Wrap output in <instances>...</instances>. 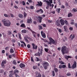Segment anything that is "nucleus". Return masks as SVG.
<instances>
[{
  "mask_svg": "<svg viewBox=\"0 0 77 77\" xmlns=\"http://www.w3.org/2000/svg\"><path fill=\"white\" fill-rule=\"evenodd\" d=\"M2 22L3 23L4 26L7 27H10L11 25V23L8 20L3 19L2 20Z\"/></svg>",
  "mask_w": 77,
  "mask_h": 77,
  "instance_id": "1",
  "label": "nucleus"
},
{
  "mask_svg": "<svg viewBox=\"0 0 77 77\" xmlns=\"http://www.w3.org/2000/svg\"><path fill=\"white\" fill-rule=\"evenodd\" d=\"M49 40L50 42L49 41L48 42V44H50L51 45V44H54V45L56 44V42H55L54 39L51 37H49Z\"/></svg>",
  "mask_w": 77,
  "mask_h": 77,
  "instance_id": "2",
  "label": "nucleus"
},
{
  "mask_svg": "<svg viewBox=\"0 0 77 77\" xmlns=\"http://www.w3.org/2000/svg\"><path fill=\"white\" fill-rule=\"evenodd\" d=\"M66 46H64L63 47H62L61 51L63 55L65 54H67V53H68V52L66 51Z\"/></svg>",
  "mask_w": 77,
  "mask_h": 77,
  "instance_id": "3",
  "label": "nucleus"
},
{
  "mask_svg": "<svg viewBox=\"0 0 77 77\" xmlns=\"http://www.w3.org/2000/svg\"><path fill=\"white\" fill-rule=\"evenodd\" d=\"M42 49L43 48H42V46H41V47L38 48V56H41V55H42Z\"/></svg>",
  "mask_w": 77,
  "mask_h": 77,
  "instance_id": "4",
  "label": "nucleus"
},
{
  "mask_svg": "<svg viewBox=\"0 0 77 77\" xmlns=\"http://www.w3.org/2000/svg\"><path fill=\"white\" fill-rule=\"evenodd\" d=\"M43 66L44 68H45V69H47V68H48L47 66H48V63L47 62H45L43 64Z\"/></svg>",
  "mask_w": 77,
  "mask_h": 77,
  "instance_id": "5",
  "label": "nucleus"
},
{
  "mask_svg": "<svg viewBox=\"0 0 77 77\" xmlns=\"http://www.w3.org/2000/svg\"><path fill=\"white\" fill-rule=\"evenodd\" d=\"M77 67V63H76V61H75L74 62V63L72 66L71 68L72 69H74L75 68Z\"/></svg>",
  "mask_w": 77,
  "mask_h": 77,
  "instance_id": "6",
  "label": "nucleus"
},
{
  "mask_svg": "<svg viewBox=\"0 0 77 77\" xmlns=\"http://www.w3.org/2000/svg\"><path fill=\"white\" fill-rule=\"evenodd\" d=\"M41 35L42 37H43V38H46V36L45 35V33H44V32L42 31H41Z\"/></svg>",
  "mask_w": 77,
  "mask_h": 77,
  "instance_id": "7",
  "label": "nucleus"
},
{
  "mask_svg": "<svg viewBox=\"0 0 77 77\" xmlns=\"http://www.w3.org/2000/svg\"><path fill=\"white\" fill-rule=\"evenodd\" d=\"M37 18L38 19L39 22L40 23H41L42 22V17L41 16H38Z\"/></svg>",
  "mask_w": 77,
  "mask_h": 77,
  "instance_id": "8",
  "label": "nucleus"
},
{
  "mask_svg": "<svg viewBox=\"0 0 77 77\" xmlns=\"http://www.w3.org/2000/svg\"><path fill=\"white\" fill-rule=\"evenodd\" d=\"M60 22L62 26H63L65 24V21H64L63 20L60 19Z\"/></svg>",
  "mask_w": 77,
  "mask_h": 77,
  "instance_id": "9",
  "label": "nucleus"
},
{
  "mask_svg": "<svg viewBox=\"0 0 77 77\" xmlns=\"http://www.w3.org/2000/svg\"><path fill=\"white\" fill-rule=\"evenodd\" d=\"M32 45L33 47L32 48L35 49V50H36V49H37V48H38L37 45H36L35 46V45L34 43H32Z\"/></svg>",
  "mask_w": 77,
  "mask_h": 77,
  "instance_id": "10",
  "label": "nucleus"
},
{
  "mask_svg": "<svg viewBox=\"0 0 77 77\" xmlns=\"http://www.w3.org/2000/svg\"><path fill=\"white\" fill-rule=\"evenodd\" d=\"M31 31L32 33L33 36L34 37V38H36V35L37 33H36V32H35V31H32V30H31Z\"/></svg>",
  "mask_w": 77,
  "mask_h": 77,
  "instance_id": "11",
  "label": "nucleus"
},
{
  "mask_svg": "<svg viewBox=\"0 0 77 77\" xmlns=\"http://www.w3.org/2000/svg\"><path fill=\"white\" fill-rule=\"evenodd\" d=\"M27 23H32V18L31 17L29 18L27 20Z\"/></svg>",
  "mask_w": 77,
  "mask_h": 77,
  "instance_id": "12",
  "label": "nucleus"
},
{
  "mask_svg": "<svg viewBox=\"0 0 77 77\" xmlns=\"http://www.w3.org/2000/svg\"><path fill=\"white\" fill-rule=\"evenodd\" d=\"M56 24L58 27H61V25H60V24L59 20H57L56 21Z\"/></svg>",
  "mask_w": 77,
  "mask_h": 77,
  "instance_id": "13",
  "label": "nucleus"
},
{
  "mask_svg": "<svg viewBox=\"0 0 77 77\" xmlns=\"http://www.w3.org/2000/svg\"><path fill=\"white\" fill-rule=\"evenodd\" d=\"M38 3V4H37V5H38V6H42V2H37Z\"/></svg>",
  "mask_w": 77,
  "mask_h": 77,
  "instance_id": "14",
  "label": "nucleus"
},
{
  "mask_svg": "<svg viewBox=\"0 0 77 77\" xmlns=\"http://www.w3.org/2000/svg\"><path fill=\"white\" fill-rule=\"evenodd\" d=\"M36 77H42V75H41V74H40V73H37V74H36Z\"/></svg>",
  "mask_w": 77,
  "mask_h": 77,
  "instance_id": "15",
  "label": "nucleus"
},
{
  "mask_svg": "<svg viewBox=\"0 0 77 77\" xmlns=\"http://www.w3.org/2000/svg\"><path fill=\"white\" fill-rule=\"evenodd\" d=\"M49 5H49V6H50V7H51V3H53V0H49Z\"/></svg>",
  "mask_w": 77,
  "mask_h": 77,
  "instance_id": "16",
  "label": "nucleus"
},
{
  "mask_svg": "<svg viewBox=\"0 0 77 77\" xmlns=\"http://www.w3.org/2000/svg\"><path fill=\"white\" fill-rule=\"evenodd\" d=\"M20 67L22 68H24L25 67V65L23 63L21 64L20 65Z\"/></svg>",
  "mask_w": 77,
  "mask_h": 77,
  "instance_id": "17",
  "label": "nucleus"
},
{
  "mask_svg": "<svg viewBox=\"0 0 77 77\" xmlns=\"http://www.w3.org/2000/svg\"><path fill=\"white\" fill-rule=\"evenodd\" d=\"M19 73V71L17 69H15L14 71V74H18Z\"/></svg>",
  "mask_w": 77,
  "mask_h": 77,
  "instance_id": "18",
  "label": "nucleus"
},
{
  "mask_svg": "<svg viewBox=\"0 0 77 77\" xmlns=\"http://www.w3.org/2000/svg\"><path fill=\"white\" fill-rule=\"evenodd\" d=\"M43 1L44 2H46V3L47 5H50V2H49V1H48V0H44Z\"/></svg>",
  "mask_w": 77,
  "mask_h": 77,
  "instance_id": "19",
  "label": "nucleus"
},
{
  "mask_svg": "<svg viewBox=\"0 0 77 77\" xmlns=\"http://www.w3.org/2000/svg\"><path fill=\"white\" fill-rule=\"evenodd\" d=\"M1 63L4 64H6V60H3Z\"/></svg>",
  "mask_w": 77,
  "mask_h": 77,
  "instance_id": "20",
  "label": "nucleus"
},
{
  "mask_svg": "<svg viewBox=\"0 0 77 77\" xmlns=\"http://www.w3.org/2000/svg\"><path fill=\"white\" fill-rule=\"evenodd\" d=\"M10 53H14V51L12 48H11L10 50Z\"/></svg>",
  "mask_w": 77,
  "mask_h": 77,
  "instance_id": "21",
  "label": "nucleus"
},
{
  "mask_svg": "<svg viewBox=\"0 0 77 77\" xmlns=\"http://www.w3.org/2000/svg\"><path fill=\"white\" fill-rule=\"evenodd\" d=\"M65 58H66V59H67V60H68V58H71V57L69 56H66L65 57Z\"/></svg>",
  "mask_w": 77,
  "mask_h": 77,
  "instance_id": "22",
  "label": "nucleus"
},
{
  "mask_svg": "<svg viewBox=\"0 0 77 77\" xmlns=\"http://www.w3.org/2000/svg\"><path fill=\"white\" fill-rule=\"evenodd\" d=\"M22 33H25L27 32V30L26 29H23L21 31Z\"/></svg>",
  "mask_w": 77,
  "mask_h": 77,
  "instance_id": "23",
  "label": "nucleus"
},
{
  "mask_svg": "<svg viewBox=\"0 0 77 77\" xmlns=\"http://www.w3.org/2000/svg\"><path fill=\"white\" fill-rule=\"evenodd\" d=\"M19 17H20V18H23V16L22 14H19Z\"/></svg>",
  "mask_w": 77,
  "mask_h": 77,
  "instance_id": "24",
  "label": "nucleus"
},
{
  "mask_svg": "<svg viewBox=\"0 0 77 77\" xmlns=\"http://www.w3.org/2000/svg\"><path fill=\"white\" fill-rule=\"evenodd\" d=\"M63 28L65 29L64 31L65 32H66L67 30H66V29H67V27L66 26H65L63 27Z\"/></svg>",
  "mask_w": 77,
  "mask_h": 77,
  "instance_id": "25",
  "label": "nucleus"
},
{
  "mask_svg": "<svg viewBox=\"0 0 77 77\" xmlns=\"http://www.w3.org/2000/svg\"><path fill=\"white\" fill-rule=\"evenodd\" d=\"M20 27H26V26H25L24 23H22L20 25Z\"/></svg>",
  "mask_w": 77,
  "mask_h": 77,
  "instance_id": "26",
  "label": "nucleus"
},
{
  "mask_svg": "<svg viewBox=\"0 0 77 77\" xmlns=\"http://www.w3.org/2000/svg\"><path fill=\"white\" fill-rule=\"evenodd\" d=\"M72 14H71V13H70L68 14V17H72Z\"/></svg>",
  "mask_w": 77,
  "mask_h": 77,
  "instance_id": "27",
  "label": "nucleus"
},
{
  "mask_svg": "<svg viewBox=\"0 0 77 77\" xmlns=\"http://www.w3.org/2000/svg\"><path fill=\"white\" fill-rule=\"evenodd\" d=\"M64 23L66 25H67V26L68 25V21H67V20H65L64 21Z\"/></svg>",
  "mask_w": 77,
  "mask_h": 77,
  "instance_id": "28",
  "label": "nucleus"
},
{
  "mask_svg": "<svg viewBox=\"0 0 77 77\" xmlns=\"http://www.w3.org/2000/svg\"><path fill=\"white\" fill-rule=\"evenodd\" d=\"M54 70L55 72H58V69H57V68H55L54 69Z\"/></svg>",
  "mask_w": 77,
  "mask_h": 77,
  "instance_id": "29",
  "label": "nucleus"
},
{
  "mask_svg": "<svg viewBox=\"0 0 77 77\" xmlns=\"http://www.w3.org/2000/svg\"><path fill=\"white\" fill-rule=\"evenodd\" d=\"M45 50L46 52L47 53L48 51V50H49V49L47 48H45Z\"/></svg>",
  "mask_w": 77,
  "mask_h": 77,
  "instance_id": "30",
  "label": "nucleus"
},
{
  "mask_svg": "<svg viewBox=\"0 0 77 77\" xmlns=\"http://www.w3.org/2000/svg\"><path fill=\"white\" fill-rule=\"evenodd\" d=\"M13 63L14 64V65H16L17 63L16 62V61H15V60H13Z\"/></svg>",
  "mask_w": 77,
  "mask_h": 77,
  "instance_id": "31",
  "label": "nucleus"
},
{
  "mask_svg": "<svg viewBox=\"0 0 77 77\" xmlns=\"http://www.w3.org/2000/svg\"><path fill=\"white\" fill-rule=\"evenodd\" d=\"M59 63H60L61 64H62V65H63V64H64L65 63L62 61H59Z\"/></svg>",
  "mask_w": 77,
  "mask_h": 77,
  "instance_id": "32",
  "label": "nucleus"
},
{
  "mask_svg": "<svg viewBox=\"0 0 77 77\" xmlns=\"http://www.w3.org/2000/svg\"><path fill=\"white\" fill-rule=\"evenodd\" d=\"M24 39H25V40L27 42H29V40H27V38H26V37H24Z\"/></svg>",
  "mask_w": 77,
  "mask_h": 77,
  "instance_id": "33",
  "label": "nucleus"
},
{
  "mask_svg": "<svg viewBox=\"0 0 77 77\" xmlns=\"http://www.w3.org/2000/svg\"><path fill=\"white\" fill-rule=\"evenodd\" d=\"M42 40H43V41H44V42H48H48L47 41V40H45V39H42Z\"/></svg>",
  "mask_w": 77,
  "mask_h": 77,
  "instance_id": "34",
  "label": "nucleus"
},
{
  "mask_svg": "<svg viewBox=\"0 0 77 77\" xmlns=\"http://www.w3.org/2000/svg\"><path fill=\"white\" fill-rule=\"evenodd\" d=\"M1 66L3 68H4L5 67V64H2V63H1Z\"/></svg>",
  "mask_w": 77,
  "mask_h": 77,
  "instance_id": "35",
  "label": "nucleus"
},
{
  "mask_svg": "<svg viewBox=\"0 0 77 77\" xmlns=\"http://www.w3.org/2000/svg\"><path fill=\"white\" fill-rule=\"evenodd\" d=\"M33 68L34 69H36L37 68V66H33Z\"/></svg>",
  "mask_w": 77,
  "mask_h": 77,
  "instance_id": "36",
  "label": "nucleus"
},
{
  "mask_svg": "<svg viewBox=\"0 0 77 77\" xmlns=\"http://www.w3.org/2000/svg\"><path fill=\"white\" fill-rule=\"evenodd\" d=\"M19 35V38L21 40V35L20 34H18Z\"/></svg>",
  "mask_w": 77,
  "mask_h": 77,
  "instance_id": "37",
  "label": "nucleus"
},
{
  "mask_svg": "<svg viewBox=\"0 0 77 77\" xmlns=\"http://www.w3.org/2000/svg\"><path fill=\"white\" fill-rule=\"evenodd\" d=\"M23 14H24V17L25 18L27 16V14L26 13V12H24L23 13Z\"/></svg>",
  "mask_w": 77,
  "mask_h": 77,
  "instance_id": "38",
  "label": "nucleus"
},
{
  "mask_svg": "<svg viewBox=\"0 0 77 77\" xmlns=\"http://www.w3.org/2000/svg\"><path fill=\"white\" fill-rule=\"evenodd\" d=\"M67 76H70L71 75V74H70V73H67L66 74Z\"/></svg>",
  "mask_w": 77,
  "mask_h": 77,
  "instance_id": "39",
  "label": "nucleus"
},
{
  "mask_svg": "<svg viewBox=\"0 0 77 77\" xmlns=\"http://www.w3.org/2000/svg\"><path fill=\"white\" fill-rule=\"evenodd\" d=\"M75 35H72V38H71V40H72V39H73V38H75Z\"/></svg>",
  "mask_w": 77,
  "mask_h": 77,
  "instance_id": "40",
  "label": "nucleus"
},
{
  "mask_svg": "<svg viewBox=\"0 0 77 77\" xmlns=\"http://www.w3.org/2000/svg\"><path fill=\"white\" fill-rule=\"evenodd\" d=\"M52 75L53 76H55V73L54 72V71H53L52 72Z\"/></svg>",
  "mask_w": 77,
  "mask_h": 77,
  "instance_id": "41",
  "label": "nucleus"
},
{
  "mask_svg": "<svg viewBox=\"0 0 77 77\" xmlns=\"http://www.w3.org/2000/svg\"><path fill=\"white\" fill-rule=\"evenodd\" d=\"M22 4H23V5L24 6H25V5H26V2H24V1H22Z\"/></svg>",
  "mask_w": 77,
  "mask_h": 77,
  "instance_id": "42",
  "label": "nucleus"
},
{
  "mask_svg": "<svg viewBox=\"0 0 77 77\" xmlns=\"http://www.w3.org/2000/svg\"><path fill=\"white\" fill-rule=\"evenodd\" d=\"M4 72V70L3 69H0V73H3Z\"/></svg>",
  "mask_w": 77,
  "mask_h": 77,
  "instance_id": "43",
  "label": "nucleus"
},
{
  "mask_svg": "<svg viewBox=\"0 0 77 77\" xmlns=\"http://www.w3.org/2000/svg\"><path fill=\"white\" fill-rule=\"evenodd\" d=\"M72 11L73 12H77V10L75 9V8H73L72 10Z\"/></svg>",
  "mask_w": 77,
  "mask_h": 77,
  "instance_id": "44",
  "label": "nucleus"
},
{
  "mask_svg": "<svg viewBox=\"0 0 77 77\" xmlns=\"http://www.w3.org/2000/svg\"><path fill=\"white\" fill-rule=\"evenodd\" d=\"M60 9L58 8L57 10V11L58 12V13H59V12H60Z\"/></svg>",
  "mask_w": 77,
  "mask_h": 77,
  "instance_id": "45",
  "label": "nucleus"
},
{
  "mask_svg": "<svg viewBox=\"0 0 77 77\" xmlns=\"http://www.w3.org/2000/svg\"><path fill=\"white\" fill-rule=\"evenodd\" d=\"M66 68V65H62V68Z\"/></svg>",
  "mask_w": 77,
  "mask_h": 77,
  "instance_id": "46",
  "label": "nucleus"
},
{
  "mask_svg": "<svg viewBox=\"0 0 77 77\" xmlns=\"http://www.w3.org/2000/svg\"><path fill=\"white\" fill-rule=\"evenodd\" d=\"M59 68H60V69H61V68H62V65H60L59 66Z\"/></svg>",
  "mask_w": 77,
  "mask_h": 77,
  "instance_id": "47",
  "label": "nucleus"
},
{
  "mask_svg": "<svg viewBox=\"0 0 77 77\" xmlns=\"http://www.w3.org/2000/svg\"><path fill=\"white\" fill-rule=\"evenodd\" d=\"M58 31L60 33H62V29H59Z\"/></svg>",
  "mask_w": 77,
  "mask_h": 77,
  "instance_id": "48",
  "label": "nucleus"
},
{
  "mask_svg": "<svg viewBox=\"0 0 77 77\" xmlns=\"http://www.w3.org/2000/svg\"><path fill=\"white\" fill-rule=\"evenodd\" d=\"M4 15L5 16V17H8V15L6 14H4Z\"/></svg>",
  "mask_w": 77,
  "mask_h": 77,
  "instance_id": "49",
  "label": "nucleus"
},
{
  "mask_svg": "<svg viewBox=\"0 0 77 77\" xmlns=\"http://www.w3.org/2000/svg\"><path fill=\"white\" fill-rule=\"evenodd\" d=\"M8 34L9 35H12V32L10 31L8 32Z\"/></svg>",
  "mask_w": 77,
  "mask_h": 77,
  "instance_id": "50",
  "label": "nucleus"
},
{
  "mask_svg": "<svg viewBox=\"0 0 77 77\" xmlns=\"http://www.w3.org/2000/svg\"><path fill=\"white\" fill-rule=\"evenodd\" d=\"M27 47L28 48H30V45L29 44H28L27 45Z\"/></svg>",
  "mask_w": 77,
  "mask_h": 77,
  "instance_id": "51",
  "label": "nucleus"
},
{
  "mask_svg": "<svg viewBox=\"0 0 77 77\" xmlns=\"http://www.w3.org/2000/svg\"><path fill=\"white\" fill-rule=\"evenodd\" d=\"M15 74V77H20V76H19V75H18V74H17V73Z\"/></svg>",
  "mask_w": 77,
  "mask_h": 77,
  "instance_id": "52",
  "label": "nucleus"
},
{
  "mask_svg": "<svg viewBox=\"0 0 77 77\" xmlns=\"http://www.w3.org/2000/svg\"><path fill=\"white\" fill-rule=\"evenodd\" d=\"M68 68H71V65H70V63H69L68 64Z\"/></svg>",
  "mask_w": 77,
  "mask_h": 77,
  "instance_id": "53",
  "label": "nucleus"
},
{
  "mask_svg": "<svg viewBox=\"0 0 77 77\" xmlns=\"http://www.w3.org/2000/svg\"><path fill=\"white\" fill-rule=\"evenodd\" d=\"M9 77H14L12 76V74L10 73L9 76Z\"/></svg>",
  "mask_w": 77,
  "mask_h": 77,
  "instance_id": "54",
  "label": "nucleus"
},
{
  "mask_svg": "<svg viewBox=\"0 0 77 77\" xmlns=\"http://www.w3.org/2000/svg\"><path fill=\"white\" fill-rule=\"evenodd\" d=\"M39 28L40 29H42V26H41V25H39Z\"/></svg>",
  "mask_w": 77,
  "mask_h": 77,
  "instance_id": "55",
  "label": "nucleus"
},
{
  "mask_svg": "<svg viewBox=\"0 0 77 77\" xmlns=\"http://www.w3.org/2000/svg\"><path fill=\"white\" fill-rule=\"evenodd\" d=\"M12 42H15V40L14 39H12L11 40Z\"/></svg>",
  "mask_w": 77,
  "mask_h": 77,
  "instance_id": "56",
  "label": "nucleus"
},
{
  "mask_svg": "<svg viewBox=\"0 0 77 77\" xmlns=\"http://www.w3.org/2000/svg\"><path fill=\"white\" fill-rule=\"evenodd\" d=\"M49 6H50V5H47L46 7V9H48L49 8Z\"/></svg>",
  "mask_w": 77,
  "mask_h": 77,
  "instance_id": "57",
  "label": "nucleus"
},
{
  "mask_svg": "<svg viewBox=\"0 0 77 77\" xmlns=\"http://www.w3.org/2000/svg\"><path fill=\"white\" fill-rule=\"evenodd\" d=\"M28 2L29 3H32V0H28Z\"/></svg>",
  "mask_w": 77,
  "mask_h": 77,
  "instance_id": "58",
  "label": "nucleus"
},
{
  "mask_svg": "<svg viewBox=\"0 0 77 77\" xmlns=\"http://www.w3.org/2000/svg\"><path fill=\"white\" fill-rule=\"evenodd\" d=\"M36 60H37V61H40V60H39V59L37 57H36Z\"/></svg>",
  "mask_w": 77,
  "mask_h": 77,
  "instance_id": "59",
  "label": "nucleus"
},
{
  "mask_svg": "<svg viewBox=\"0 0 77 77\" xmlns=\"http://www.w3.org/2000/svg\"><path fill=\"white\" fill-rule=\"evenodd\" d=\"M40 11L42 13H43L44 12V11H43V10L42 9H40Z\"/></svg>",
  "mask_w": 77,
  "mask_h": 77,
  "instance_id": "60",
  "label": "nucleus"
},
{
  "mask_svg": "<svg viewBox=\"0 0 77 77\" xmlns=\"http://www.w3.org/2000/svg\"><path fill=\"white\" fill-rule=\"evenodd\" d=\"M31 60L32 62H34V60H33V57H31Z\"/></svg>",
  "mask_w": 77,
  "mask_h": 77,
  "instance_id": "61",
  "label": "nucleus"
},
{
  "mask_svg": "<svg viewBox=\"0 0 77 77\" xmlns=\"http://www.w3.org/2000/svg\"><path fill=\"white\" fill-rule=\"evenodd\" d=\"M11 56H13V57H15V54H13L11 55Z\"/></svg>",
  "mask_w": 77,
  "mask_h": 77,
  "instance_id": "62",
  "label": "nucleus"
},
{
  "mask_svg": "<svg viewBox=\"0 0 77 77\" xmlns=\"http://www.w3.org/2000/svg\"><path fill=\"white\" fill-rule=\"evenodd\" d=\"M30 9H33V8H34L33 7V6H30Z\"/></svg>",
  "mask_w": 77,
  "mask_h": 77,
  "instance_id": "63",
  "label": "nucleus"
},
{
  "mask_svg": "<svg viewBox=\"0 0 77 77\" xmlns=\"http://www.w3.org/2000/svg\"><path fill=\"white\" fill-rule=\"evenodd\" d=\"M69 29L70 30H72V29H73L72 27H70V28H69Z\"/></svg>",
  "mask_w": 77,
  "mask_h": 77,
  "instance_id": "64",
  "label": "nucleus"
}]
</instances>
